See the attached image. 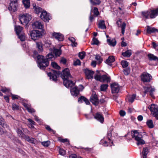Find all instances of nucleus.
<instances>
[{
	"label": "nucleus",
	"instance_id": "obj_1",
	"mask_svg": "<svg viewBox=\"0 0 158 158\" xmlns=\"http://www.w3.org/2000/svg\"><path fill=\"white\" fill-rule=\"evenodd\" d=\"M61 77L63 81V84L66 87L71 88L74 85V84L73 81V78L68 68H65L62 71Z\"/></svg>",
	"mask_w": 158,
	"mask_h": 158
},
{
	"label": "nucleus",
	"instance_id": "obj_2",
	"mask_svg": "<svg viewBox=\"0 0 158 158\" xmlns=\"http://www.w3.org/2000/svg\"><path fill=\"white\" fill-rule=\"evenodd\" d=\"M37 62L38 67L43 70H44L49 64L48 59L43 56H38Z\"/></svg>",
	"mask_w": 158,
	"mask_h": 158
},
{
	"label": "nucleus",
	"instance_id": "obj_3",
	"mask_svg": "<svg viewBox=\"0 0 158 158\" xmlns=\"http://www.w3.org/2000/svg\"><path fill=\"white\" fill-rule=\"evenodd\" d=\"M131 135L132 137L134 138L137 142V145H142L145 143L144 141L142 139L143 135H142V132L139 133L137 131L135 130L131 132Z\"/></svg>",
	"mask_w": 158,
	"mask_h": 158
},
{
	"label": "nucleus",
	"instance_id": "obj_4",
	"mask_svg": "<svg viewBox=\"0 0 158 158\" xmlns=\"http://www.w3.org/2000/svg\"><path fill=\"white\" fill-rule=\"evenodd\" d=\"M94 78L96 80L102 82L108 83L110 81V77L108 74L102 75L101 74H95Z\"/></svg>",
	"mask_w": 158,
	"mask_h": 158
},
{
	"label": "nucleus",
	"instance_id": "obj_5",
	"mask_svg": "<svg viewBox=\"0 0 158 158\" xmlns=\"http://www.w3.org/2000/svg\"><path fill=\"white\" fill-rule=\"evenodd\" d=\"M19 19L21 24H27L31 20V15L27 14L20 15L19 16Z\"/></svg>",
	"mask_w": 158,
	"mask_h": 158
},
{
	"label": "nucleus",
	"instance_id": "obj_6",
	"mask_svg": "<svg viewBox=\"0 0 158 158\" xmlns=\"http://www.w3.org/2000/svg\"><path fill=\"white\" fill-rule=\"evenodd\" d=\"M42 31L34 30L31 31L30 35L32 40L35 41L41 37L42 36Z\"/></svg>",
	"mask_w": 158,
	"mask_h": 158
},
{
	"label": "nucleus",
	"instance_id": "obj_7",
	"mask_svg": "<svg viewBox=\"0 0 158 158\" xmlns=\"http://www.w3.org/2000/svg\"><path fill=\"white\" fill-rule=\"evenodd\" d=\"M151 112V114L156 119L158 120V106L154 104H152L148 107Z\"/></svg>",
	"mask_w": 158,
	"mask_h": 158
},
{
	"label": "nucleus",
	"instance_id": "obj_8",
	"mask_svg": "<svg viewBox=\"0 0 158 158\" xmlns=\"http://www.w3.org/2000/svg\"><path fill=\"white\" fill-rule=\"evenodd\" d=\"M59 75V71L54 70H52L51 72L48 73V76L50 77V79H52L53 81L56 82L57 80V77Z\"/></svg>",
	"mask_w": 158,
	"mask_h": 158
},
{
	"label": "nucleus",
	"instance_id": "obj_9",
	"mask_svg": "<svg viewBox=\"0 0 158 158\" xmlns=\"http://www.w3.org/2000/svg\"><path fill=\"white\" fill-rule=\"evenodd\" d=\"M90 100L94 105L97 106L98 105L99 103V101L98 97L95 92H93V94L90 97Z\"/></svg>",
	"mask_w": 158,
	"mask_h": 158
},
{
	"label": "nucleus",
	"instance_id": "obj_10",
	"mask_svg": "<svg viewBox=\"0 0 158 158\" xmlns=\"http://www.w3.org/2000/svg\"><path fill=\"white\" fill-rule=\"evenodd\" d=\"M143 89L144 90V95L143 96L144 97L145 95L148 92H149L150 95L153 98H154V96L153 92H154L155 90L154 88H152L151 86H143Z\"/></svg>",
	"mask_w": 158,
	"mask_h": 158
},
{
	"label": "nucleus",
	"instance_id": "obj_11",
	"mask_svg": "<svg viewBox=\"0 0 158 158\" xmlns=\"http://www.w3.org/2000/svg\"><path fill=\"white\" fill-rule=\"evenodd\" d=\"M17 2L10 0V3L8 7V9L10 11L15 12L17 10Z\"/></svg>",
	"mask_w": 158,
	"mask_h": 158
},
{
	"label": "nucleus",
	"instance_id": "obj_12",
	"mask_svg": "<svg viewBox=\"0 0 158 158\" xmlns=\"http://www.w3.org/2000/svg\"><path fill=\"white\" fill-rule=\"evenodd\" d=\"M151 75L148 73L143 74L141 77L142 80L144 82H149L152 79Z\"/></svg>",
	"mask_w": 158,
	"mask_h": 158
},
{
	"label": "nucleus",
	"instance_id": "obj_13",
	"mask_svg": "<svg viewBox=\"0 0 158 158\" xmlns=\"http://www.w3.org/2000/svg\"><path fill=\"white\" fill-rule=\"evenodd\" d=\"M40 17L41 19L45 22H48L50 19L49 17V15L48 14L47 12L45 10L43 11L41 13Z\"/></svg>",
	"mask_w": 158,
	"mask_h": 158
},
{
	"label": "nucleus",
	"instance_id": "obj_14",
	"mask_svg": "<svg viewBox=\"0 0 158 158\" xmlns=\"http://www.w3.org/2000/svg\"><path fill=\"white\" fill-rule=\"evenodd\" d=\"M111 92L112 93H117L118 92L120 88L118 85L115 83L111 84Z\"/></svg>",
	"mask_w": 158,
	"mask_h": 158
},
{
	"label": "nucleus",
	"instance_id": "obj_15",
	"mask_svg": "<svg viewBox=\"0 0 158 158\" xmlns=\"http://www.w3.org/2000/svg\"><path fill=\"white\" fill-rule=\"evenodd\" d=\"M94 118L101 123H103L104 121V117L102 114L100 113L97 112L94 115Z\"/></svg>",
	"mask_w": 158,
	"mask_h": 158
},
{
	"label": "nucleus",
	"instance_id": "obj_16",
	"mask_svg": "<svg viewBox=\"0 0 158 158\" xmlns=\"http://www.w3.org/2000/svg\"><path fill=\"white\" fill-rule=\"evenodd\" d=\"M147 32L148 34L158 33V29L154 27H151L149 26H147L146 27Z\"/></svg>",
	"mask_w": 158,
	"mask_h": 158
},
{
	"label": "nucleus",
	"instance_id": "obj_17",
	"mask_svg": "<svg viewBox=\"0 0 158 158\" xmlns=\"http://www.w3.org/2000/svg\"><path fill=\"white\" fill-rule=\"evenodd\" d=\"M85 73L87 79H91L93 78L94 72L86 69H85Z\"/></svg>",
	"mask_w": 158,
	"mask_h": 158
},
{
	"label": "nucleus",
	"instance_id": "obj_18",
	"mask_svg": "<svg viewBox=\"0 0 158 158\" xmlns=\"http://www.w3.org/2000/svg\"><path fill=\"white\" fill-rule=\"evenodd\" d=\"M53 37L59 41H62L64 40V36L60 33L54 32L52 33Z\"/></svg>",
	"mask_w": 158,
	"mask_h": 158
},
{
	"label": "nucleus",
	"instance_id": "obj_19",
	"mask_svg": "<svg viewBox=\"0 0 158 158\" xmlns=\"http://www.w3.org/2000/svg\"><path fill=\"white\" fill-rule=\"evenodd\" d=\"M149 10L150 19L155 18L158 15V8L155 9Z\"/></svg>",
	"mask_w": 158,
	"mask_h": 158
},
{
	"label": "nucleus",
	"instance_id": "obj_20",
	"mask_svg": "<svg viewBox=\"0 0 158 158\" xmlns=\"http://www.w3.org/2000/svg\"><path fill=\"white\" fill-rule=\"evenodd\" d=\"M33 28L42 29L43 28V25L39 21H36L32 24Z\"/></svg>",
	"mask_w": 158,
	"mask_h": 158
},
{
	"label": "nucleus",
	"instance_id": "obj_21",
	"mask_svg": "<svg viewBox=\"0 0 158 158\" xmlns=\"http://www.w3.org/2000/svg\"><path fill=\"white\" fill-rule=\"evenodd\" d=\"M84 102L86 105H89L90 102L89 100L85 97L81 96L78 98V102L79 103H81Z\"/></svg>",
	"mask_w": 158,
	"mask_h": 158
},
{
	"label": "nucleus",
	"instance_id": "obj_22",
	"mask_svg": "<svg viewBox=\"0 0 158 158\" xmlns=\"http://www.w3.org/2000/svg\"><path fill=\"white\" fill-rule=\"evenodd\" d=\"M27 142L33 144H35L36 143L37 140L27 135H26L23 138Z\"/></svg>",
	"mask_w": 158,
	"mask_h": 158
},
{
	"label": "nucleus",
	"instance_id": "obj_23",
	"mask_svg": "<svg viewBox=\"0 0 158 158\" xmlns=\"http://www.w3.org/2000/svg\"><path fill=\"white\" fill-rule=\"evenodd\" d=\"M115 60L114 57L113 56H110L106 60L105 63L108 65L111 66L112 65V63L115 61Z\"/></svg>",
	"mask_w": 158,
	"mask_h": 158
},
{
	"label": "nucleus",
	"instance_id": "obj_24",
	"mask_svg": "<svg viewBox=\"0 0 158 158\" xmlns=\"http://www.w3.org/2000/svg\"><path fill=\"white\" fill-rule=\"evenodd\" d=\"M71 93L72 95L74 96H77L79 93V91L77 87H75L71 89Z\"/></svg>",
	"mask_w": 158,
	"mask_h": 158
},
{
	"label": "nucleus",
	"instance_id": "obj_25",
	"mask_svg": "<svg viewBox=\"0 0 158 158\" xmlns=\"http://www.w3.org/2000/svg\"><path fill=\"white\" fill-rule=\"evenodd\" d=\"M148 59L150 61L153 60L156 62L158 61V58L153 54L149 53L148 54Z\"/></svg>",
	"mask_w": 158,
	"mask_h": 158
},
{
	"label": "nucleus",
	"instance_id": "obj_26",
	"mask_svg": "<svg viewBox=\"0 0 158 158\" xmlns=\"http://www.w3.org/2000/svg\"><path fill=\"white\" fill-rule=\"evenodd\" d=\"M141 15L146 19H149V16L150 17L149 10L142 11L141 12Z\"/></svg>",
	"mask_w": 158,
	"mask_h": 158
},
{
	"label": "nucleus",
	"instance_id": "obj_27",
	"mask_svg": "<svg viewBox=\"0 0 158 158\" xmlns=\"http://www.w3.org/2000/svg\"><path fill=\"white\" fill-rule=\"evenodd\" d=\"M23 29V28L20 26H15V30L16 31L17 35L21 33Z\"/></svg>",
	"mask_w": 158,
	"mask_h": 158
},
{
	"label": "nucleus",
	"instance_id": "obj_28",
	"mask_svg": "<svg viewBox=\"0 0 158 158\" xmlns=\"http://www.w3.org/2000/svg\"><path fill=\"white\" fill-rule=\"evenodd\" d=\"M53 53L56 56H59L61 54V51L60 49L54 48L53 50Z\"/></svg>",
	"mask_w": 158,
	"mask_h": 158
},
{
	"label": "nucleus",
	"instance_id": "obj_29",
	"mask_svg": "<svg viewBox=\"0 0 158 158\" xmlns=\"http://www.w3.org/2000/svg\"><path fill=\"white\" fill-rule=\"evenodd\" d=\"M0 125L4 128H6L8 127L7 125L5 122L4 119L1 116H0Z\"/></svg>",
	"mask_w": 158,
	"mask_h": 158
},
{
	"label": "nucleus",
	"instance_id": "obj_30",
	"mask_svg": "<svg viewBox=\"0 0 158 158\" xmlns=\"http://www.w3.org/2000/svg\"><path fill=\"white\" fill-rule=\"evenodd\" d=\"M33 6L34 8L35 13L36 14H39L40 13H42V12L43 11H44V10H42V9L41 8L39 7L38 6H36L35 5V6H34V4H33Z\"/></svg>",
	"mask_w": 158,
	"mask_h": 158
},
{
	"label": "nucleus",
	"instance_id": "obj_31",
	"mask_svg": "<svg viewBox=\"0 0 158 158\" xmlns=\"http://www.w3.org/2000/svg\"><path fill=\"white\" fill-rule=\"evenodd\" d=\"M107 42L110 46H115L116 44V41L114 39L112 40L107 39Z\"/></svg>",
	"mask_w": 158,
	"mask_h": 158
},
{
	"label": "nucleus",
	"instance_id": "obj_32",
	"mask_svg": "<svg viewBox=\"0 0 158 158\" xmlns=\"http://www.w3.org/2000/svg\"><path fill=\"white\" fill-rule=\"evenodd\" d=\"M98 26L99 28L103 29H105L106 28L105 21L103 20H101L99 22Z\"/></svg>",
	"mask_w": 158,
	"mask_h": 158
},
{
	"label": "nucleus",
	"instance_id": "obj_33",
	"mask_svg": "<svg viewBox=\"0 0 158 158\" xmlns=\"http://www.w3.org/2000/svg\"><path fill=\"white\" fill-rule=\"evenodd\" d=\"M36 48L40 53L43 50L42 44L41 42H36Z\"/></svg>",
	"mask_w": 158,
	"mask_h": 158
},
{
	"label": "nucleus",
	"instance_id": "obj_34",
	"mask_svg": "<svg viewBox=\"0 0 158 158\" xmlns=\"http://www.w3.org/2000/svg\"><path fill=\"white\" fill-rule=\"evenodd\" d=\"M122 55L124 57H129L131 55V50H128L126 52H123Z\"/></svg>",
	"mask_w": 158,
	"mask_h": 158
},
{
	"label": "nucleus",
	"instance_id": "obj_35",
	"mask_svg": "<svg viewBox=\"0 0 158 158\" xmlns=\"http://www.w3.org/2000/svg\"><path fill=\"white\" fill-rule=\"evenodd\" d=\"M91 4L93 6L99 5L101 3L100 0H89Z\"/></svg>",
	"mask_w": 158,
	"mask_h": 158
},
{
	"label": "nucleus",
	"instance_id": "obj_36",
	"mask_svg": "<svg viewBox=\"0 0 158 158\" xmlns=\"http://www.w3.org/2000/svg\"><path fill=\"white\" fill-rule=\"evenodd\" d=\"M148 152V150L147 147H145L143 148L142 152L143 158H147V155Z\"/></svg>",
	"mask_w": 158,
	"mask_h": 158
},
{
	"label": "nucleus",
	"instance_id": "obj_37",
	"mask_svg": "<svg viewBox=\"0 0 158 158\" xmlns=\"http://www.w3.org/2000/svg\"><path fill=\"white\" fill-rule=\"evenodd\" d=\"M23 3L26 8H28L30 6V2L29 0H23Z\"/></svg>",
	"mask_w": 158,
	"mask_h": 158
},
{
	"label": "nucleus",
	"instance_id": "obj_38",
	"mask_svg": "<svg viewBox=\"0 0 158 158\" xmlns=\"http://www.w3.org/2000/svg\"><path fill=\"white\" fill-rule=\"evenodd\" d=\"M54 57V55L52 52H50L48 54L45 56V58L48 59V60L49 62L51 60H52V59Z\"/></svg>",
	"mask_w": 158,
	"mask_h": 158
},
{
	"label": "nucleus",
	"instance_id": "obj_39",
	"mask_svg": "<svg viewBox=\"0 0 158 158\" xmlns=\"http://www.w3.org/2000/svg\"><path fill=\"white\" fill-rule=\"evenodd\" d=\"M136 96V95L135 94H133L132 95L129 96L127 98L128 101L129 102L132 103L134 101Z\"/></svg>",
	"mask_w": 158,
	"mask_h": 158
},
{
	"label": "nucleus",
	"instance_id": "obj_40",
	"mask_svg": "<svg viewBox=\"0 0 158 158\" xmlns=\"http://www.w3.org/2000/svg\"><path fill=\"white\" fill-rule=\"evenodd\" d=\"M18 36V38L20 39V40L22 41H24L26 39V37L25 34L23 33H21L19 35H17Z\"/></svg>",
	"mask_w": 158,
	"mask_h": 158
},
{
	"label": "nucleus",
	"instance_id": "obj_41",
	"mask_svg": "<svg viewBox=\"0 0 158 158\" xmlns=\"http://www.w3.org/2000/svg\"><path fill=\"white\" fill-rule=\"evenodd\" d=\"M17 132L19 137L23 138L26 135L22 132L21 130L19 129H18L17 131Z\"/></svg>",
	"mask_w": 158,
	"mask_h": 158
},
{
	"label": "nucleus",
	"instance_id": "obj_42",
	"mask_svg": "<svg viewBox=\"0 0 158 158\" xmlns=\"http://www.w3.org/2000/svg\"><path fill=\"white\" fill-rule=\"evenodd\" d=\"M108 85L107 84H103L100 86L101 91H105L107 89Z\"/></svg>",
	"mask_w": 158,
	"mask_h": 158
},
{
	"label": "nucleus",
	"instance_id": "obj_43",
	"mask_svg": "<svg viewBox=\"0 0 158 158\" xmlns=\"http://www.w3.org/2000/svg\"><path fill=\"white\" fill-rule=\"evenodd\" d=\"M147 124L148 127L150 128H152L154 127L153 122L152 120H148L147 122Z\"/></svg>",
	"mask_w": 158,
	"mask_h": 158
},
{
	"label": "nucleus",
	"instance_id": "obj_44",
	"mask_svg": "<svg viewBox=\"0 0 158 158\" xmlns=\"http://www.w3.org/2000/svg\"><path fill=\"white\" fill-rule=\"evenodd\" d=\"M121 63L123 68H127L128 66V62L126 60H122Z\"/></svg>",
	"mask_w": 158,
	"mask_h": 158
},
{
	"label": "nucleus",
	"instance_id": "obj_45",
	"mask_svg": "<svg viewBox=\"0 0 158 158\" xmlns=\"http://www.w3.org/2000/svg\"><path fill=\"white\" fill-rule=\"evenodd\" d=\"M59 141L60 142L64 143L65 142H67V144L69 145L70 144L69 140L67 139H62L60 138H59Z\"/></svg>",
	"mask_w": 158,
	"mask_h": 158
},
{
	"label": "nucleus",
	"instance_id": "obj_46",
	"mask_svg": "<svg viewBox=\"0 0 158 158\" xmlns=\"http://www.w3.org/2000/svg\"><path fill=\"white\" fill-rule=\"evenodd\" d=\"M93 13L95 16H97L99 14L98 8L96 7H94L93 9Z\"/></svg>",
	"mask_w": 158,
	"mask_h": 158
},
{
	"label": "nucleus",
	"instance_id": "obj_47",
	"mask_svg": "<svg viewBox=\"0 0 158 158\" xmlns=\"http://www.w3.org/2000/svg\"><path fill=\"white\" fill-rule=\"evenodd\" d=\"M85 56V52L83 51L79 53L78 56L81 59H83Z\"/></svg>",
	"mask_w": 158,
	"mask_h": 158
},
{
	"label": "nucleus",
	"instance_id": "obj_48",
	"mask_svg": "<svg viewBox=\"0 0 158 158\" xmlns=\"http://www.w3.org/2000/svg\"><path fill=\"white\" fill-rule=\"evenodd\" d=\"M41 144L42 145L45 147H48L50 144V142L49 141L41 142Z\"/></svg>",
	"mask_w": 158,
	"mask_h": 158
},
{
	"label": "nucleus",
	"instance_id": "obj_49",
	"mask_svg": "<svg viewBox=\"0 0 158 158\" xmlns=\"http://www.w3.org/2000/svg\"><path fill=\"white\" fill-rule=\"evenodd\" d=\"M51 64L52 66L55 69H59L60 68V67L55 62H52Z\"/></svg>",
	"mask_w": 158,
	"mask_h": 158
},
{
	"label": "nucleus",
	"instance_id": "obj_50",
	"mask_svg": "<svg viewBox=\"0 0 158 158\" xmlns=\"http://www.w3.org/2000/svg\"><path fill=\"white\" fill-rule=\"evenodd\" d=\"M45 128V129L49 132L53 134H55V131L53 130L49 126L47 125H46Z\"/></svg>",
	"mask_w": 158,
	"mask_h": 158
},
{
	"label": "nucleus",
	"instance_id": "obj_51",
	"mask_svg": "<svg viewBox=\"0 0 158 158\" xmlns=\"http://www.w3.org/2000/svg\"><path fill=\"white\" fill-rule=\"evenodd\" d=\"M113 131V128L111 130H110L109 132H108L107 134V138L108 140L110 141L111 140V138L112 137V134L111 132Z\"/></svg>",
	"mask_w": 158,
	"mask_h": 158
},
{
	"label": "nucleus",
	"instance_id": "obj_52",
	"mask_svg": "<svg viewBox=\"0 0 158 158\" xmlns=\"http://www.w3.org/2000/svg\"><path fill=\"white\" fill-rule=\"evenodd\" d=\"M12 109L13 110H18L19 109V106L16 104L13 103L12 105Z\"/></svg>",
	"mask_w": 158,
	"mask_h": 158
},
{
	"label": "nucleus",
	"instance_id": "obj_53",
	"mask_svg": "<svg viewBox=\"0 0 158 158\" xmlns=\"http://www.w3.org/2000/svg\"><path fill=\"white\" fill-rule=\"evenodd\" d=\"M126 25V24L125 23H123L121 26V32L123 35L124 34L125 32Z\"/></svg>",
	"mask_w": 158,
	"mask_h": 158
},
{
	"label": "nucleus",
	"instance_id": "obj_54",
	"mask_svg": "<svg viewBox=\"0 0 158 158\" xmlns=\"http://www.w3.org/2000/svg\"><path fill=\"white\" fill-rule=\"evenodd\" d=\"M130 69L128 68H126L123 70V72L126 75H128L130 73Z\"/></svg>",
	"mask_w": 158,
	"mask_h": 158
},
{
	"label": "nucleus",
	"instance_id": "obj_55",
	"mask_svg": "<svg viewBox=\"0 0 158 158\" xmlns=\"http://www.w3.org/2000/svg\"><path fill=\"white\" fill-rule=\"evenodd\" d=\"M27 110L29 113H34L35 111V110L34 108L31 107L30 106H29V108H27Z\"/></svg>",
	"mask_w": 158,
	"mask_h": 158
},
{
	"label": "nucleus",
	"instance_id": "obj_56",
	"mask_svg": "<svg viewBox=\"0 0 158 158\" xmlns=\"http://www.w3.org/2000/svg\"><path fill=\"white\" fill-rule=\"evenodd\" d=\"M93 43L92 44L98 45L99 43V41L97 39L95 38H93Z\"/></svg>",
	"mask_w": 158,
	"mask_h": 158
},
{
	"label": "nucleus",
	"instance_id": "obj_57",
	"mask_svg": "<svg viewBox=\"0 0 158 158\" xmlns=\"http://www.w3.org/2000/svg\"><path fill=\"white\" fill-rule=\"evenodd\" d=\"M152 44L153 48L155 49V50L158 52V44H156L155 42H152Z\"/></svg>",
	"mask_w": 158,
	"mask_h": 158
},
{
	"label": "nucleus",
	"instance_id": "obj_58",
	"mask_svg": "<svg viewBox=\"0 0 158 158\" xmlns=\"http://www.w3.org/2000/svg\"><path fill=\"white\" fill-rule=\"evenodd\" d=\"M59 154L62 155L64 156L65 154V151L62 148H60L59 150Z\"/></svg>",
	"mask_w": 158,
	"mask_h": 158
},
{
	"label": "nucleus",
	"instance_id": "obj_59",
	"mask_svg": "<svg viewBox=\"0 0 158 158\" xmlns=\"http://www.w3.org/2000/svg\"><path fill=\"white\" fill-rule=\"evenodd\" d=\"M39 56H42V55H39L38 54V52L36 50H35L33 52V56L34 58H35L36 57L37 58V57Z\"/></svg>",
	"mask_w": 158,
	"mask_h": 158
},
{
	"label": "nucleus",
	"instance_id": "obj_60",
	"mask_svg": "<svg viewBox=\"0 0 158 158\" xmlns=\"http://www.w3.org/2000/svg\"><path fill=\"white\" fill-rule=\"evenodd\" d=\"M10 89H8L6 88V87H5L4 88H2L1 91H2L3 93H5L6 92H9L10 91Z\"/></svg>",
	"mask_w": 158,
	"mask_h": 158
},
{
	"label": "nucleus",
	"instance_id": "obj_61",
	"mask_svg": "<svg viewBox=\"0 0 158 158\" xmlns=\"http://www.w3.org/2000/svg\"><path fill=\"white\" fill-rule=\"evenodd\" d=\"M73 64L75 66L80 65L81 64V61L77 59L74 61Z\"/></svg>",
	"mask_w": 158,
	"mask_h": 158
},
{
	"label": "nucleus",
	"instance_id": "obj_62",
	"mask_svg": "<svg viewBox=\"0 0 158 158\" xmlns=\"http://www.w3.org/2000/svg\"><path fill=\"white\" fill-rule=\"evenodd\" d=\"M95 59L97 60H99V63H101L102 60L100 56L98 55L96 56Z\"/></svg>",
	"mask_w": 158,
	"mask_h": 158
},
{
	"label": "nucleus",
	"instance_id": "obj_63",
	"mask_svg": "<svg viewBox=\"0 0 158 158\" xmlns=\"http://www.w3.org/2000/svg\"><path fill=\"white\" fill-rule=\"evenodd\" d=\"M60 62L63 64H65L66 63V60L65 58L62 57L61 59Z\"/></svg>",
	"mask_w": 158,
	"mask_h": 158
},
{
	"label": "nucleus",
	"instance_id": "obj_64",
	"mask_svg": "<svg viewBox=\"0 0 158 158\" xmlns=\"http://www.w3.org/2000/svg\"><path fill=\"white\" fill-rule=\"evenodd\" d=\"M28 121L30 123V125H35V123L32 120L31 118H29L27 119Z\"/></svg>",
	"mask_w": 158,
	"mask_h": 158
}]
</instances>
